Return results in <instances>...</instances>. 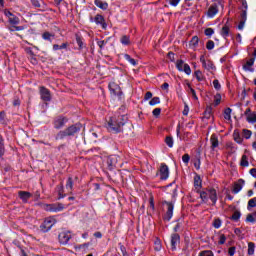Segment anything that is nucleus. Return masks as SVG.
Masks as SVG:
<instances>
[{"instance_id":"nucleus-1","label":"nucleus","mask_w":256,"mask_h":256,"mask_svg":"<svg viewBox=\"0 0 256 256\" xmlns=\"http://www.w3.org/2000/svg\"><path fill=\"white\" fill-rule=\"evenodd\" d=\"M129 123V117L127 115L114 116L108 120L107 129L111 133H121L123 127Z\"/></svg>"},{"instance_id":"nucleus-2","label":"nucleus","mask_w":256,"mask_h":256,"mask_svg":"<svg viewBox=\"0 0 256 256\" xmlns=\"http://www.w3.org/2000/svg\"><path fill=\"white\" fill-rule=\"evenodd\" d=\"M80 128L77 125H72L65 130L59 131L55 137L56 141H61L65 137H73L75 134L79 133Z\"/></svg>"},{"instance_id":"nucleus-3","label":"nucleus","mask_w":256,"mask_h":256,"mask_svg":"<svg viewBox=\"0 0 256 256\" xmlns=\"http://www.w3.org/2000/svg\"><path fill=\"white\" fill-rule=\"evenodd\" d=\"M57 223V220L53 217H48L44 220V222L41 224L40 229L43 231V233H47V231H50V229Z\"/></svg>"},{"instance_id":"nucleus-4","label":"nucleus","mask_w":256,"mask_h":256,"mask_svg":"<svg viewBox=\"0 0 256 256\" xmlns=\"http://www.w3.org/2000/svg\"><path fill=\"white\" fill-rule=\"evenodd\" d=\"M44 209L45 211H50L51 213H59V211H63V209H65V206L61 203L45 204Z\"/></svg>"},{"instance_id":"nucleus-5","label":"nucleus","mask_w":256,"mask_h":256,"mask_svg":"<svg viewBox=\"0 0 256 256\" xmlns=\"http://www.w3.org/2000/svg\"><path fill=\"white\" fill-rule=\"evenodd\" d=\"M219 5L223 9V2L219 1L218 4H213L209 7L207 16L210 17L211 19H213V17H215V15H217V13H219Z\"/></svg>"},{"instance_id":"nucleus-6","label":"nucleus","mask_w":256,"mask_h":256,"mask_svg":"<svg viewBox=\"0 0 256 256\" xmlns=\"http://www.w3.org/2000/svg\"><path fill=\"white\" fill-rule=\"evenodd\" d=\"M176 67L178 71H184L186 75H191V67L189 66V64H186L183 60H178L176 62Z\"/></svg>"},{"instance_id":"nucleus-7","label":"nucleus","mask_w":256,"mask_h":256,"mask_svg":"<svg viewBox=\"0 0 256 256\" xmlns=\"http://www.w3.org/2000/svg\"><path fill=\"white\" fill-rule=\"evenodd\" d=\"M163 204L166 205V207H167V211H166V214L164 216V219L166 221H171V219L173 218L174 205H173V203L167 202V201H164Z\"/></svg>"},{"instance_id":"nucleus-8","label":"nucleus","mask_w":256,"mask_h":256,"mask_svg":"<svg viewBox=\"0 0 256 256\" xmlns=\"http://www.w3.org/2000/svg\"><path fill=\"white\" fill-rule=\"evenodd\" d=\"M71 237H72L71 232L63 231L59 234L58 239L61 245H67Z\"/></svg>"},{"instance_id":"nucleus-9","label":"nucleus","mask_w":256,"mask_h":256,"mask_svg":"<svg viewBox=\"0 0 256 256\" xmlns=\"http://www.w3.org/2000/svg\"><path fill=\"white\" fill-rule=\"evenodd\" d=\"M200 63H202V67L207 69V71H215V64L211 60H205V56L200 57Z\"/></svg>"},{"instance_id":"nucleus-10","label":"nucleus","mask_w":256,"mask_h":256,"mask_svg":"<svg viewBox=\"0 0 256 256\" xmlns=\"http://www.w3.org/2000/svg\"><path fill=\"white\" fill-rule=\"evenodd\" d=\"M40 96L42 101H51V92L45 87H40Z\"/></svg>"},{"instance_id":"nucleus-11","label":"nucleus","mask_w":256,"mask_h":256,"mask_svg":"<svg viewBox=\"0 0 256 256\" xmlns=\"http://www.w3.org/2000/svg\"><path fill=\"white\" fill-rule=\"evenodd\" d=\"M65 123H67V118L59 116L54 120V128L62 129V127H65Z\"/></svg>"},{"instance_id":"nucleus-12","label":"nucleus","mask_w":256,"mask_h":256,"mask_svg":"<svg viewBox=\"0 0 256 256\" xmlns=\"http://www.w3.org/2000/svg\"><path fill=\"white\" fill-rule=\"evenodd\" d=\"M159 173H160V179H168L169 178V167L165 164H162L160 166V170H159Z\"/></svg>"},{"instance_id":"nucleus-13","label":"nucleus","mask_w":256,"mask_h":256,"mask_svg":"<svg viewBox=\"0 0 256 256\" xmlns=\"http://www.w3.org/2000/svg\"><path fill=\"white\" fill-rule=\"evenodd\" d=\"M18 196L20 197L22 203H27V201H29V199H31V197H33V194H31V192H27V191H19Z\"/></svg>"},{"instance_id":"nucleus-14","label":"nucleus","mask_w":256,"mask_h":256,"mask_svg":"<svg viewBox=\"0 0 256 256\" xmlns=\"http://www.w3.org/2000/svg\"><path fill=\"white\" fill-rule=\"evenodd\" d=\"M180 237L179 234L171 235V249L175 251L177 249V245H179Z\"/></svg>"},{"instance_id":"nucleus-15","label":"nucleus","mask_w":256,"mask_h":256,"mask_svg":"<svg viewBox=\"0 0 256 256\" xmlns=\"http://www.w3.org/2000/svg\"><path fill=\"white\" fill-rule=\"evenodd\" d=\"M206 193H208L209 199L212 201L213 205L217 203V191L213 188H210L206 190Z\"/></svg>"},{"instance_id":"nucleus-16","label":"nucleus","mask_w":256,"mask_h":256,"mask_svg":"<svg viewBox=\"0 0 256 256\" xmlns=\"http://www.w3.org/2000/svg\"><path fill=\"white\" fill-rule=\"evenodd\" d=\"M109 89L113 95H119L121 93V87H119L115 82H111L109 84Z\"/></svg>"},{"instance_id":"nucleus-17","label":"nucleus","mask_w":256,"mask_h":256,"mask_svg":"<svg viewBox=\"0 0 256 256\" xmlns=\"http://www.w3.org/2000/svg\"><path fill=\"white\" fill-rule=\"evenodd\" d=\"M210 143H211V149L212 151H215L217 147H219V139L217 138V135L212 134L210 137Z\"/></svg>"},{"instance_id":"nucleus-18","label":"nucleus","mask_w":256,"mask_h":256,"mask_svg":"<svg viewBox=\"0 0 256 256\" xmlns=\"http://www.w3.org/2000/svg\"><path fill=\"white\" fill-rule=\"evenodd\" d=\"M243 185H245V181L243 179L238 180L237 183L234 184L233 193L237 194L241 189H243Z\"/></svg>"},{"instance_id":"nucleus-19","label":"nucleus","mask_w":256,"mask_h":256,"mask_svg":"<svg viewBox=\"0 0 256 256\" xmlns=\"http://www.w3.org/2000/svg\"><path fill=\"white\" fill-rule=\"evenodd\" d=\"M255 64V58H251L249 59L244 65H243V69L245 71H251L253 72V65Z\"/></svg>"},{"instance_id":"nucleus-20","label":"nucleus","mask_w":256,"mask_h":256,"mask_svg":"<svg viewBox=\"0 0 256 256\" xmlns=\"http://www.w3.org/2000/svg\"><path fill=\"white\" fill-rule=\"evenodd\" d=\"M249 166V156L247 154H243L240 159V167H248Z\"/></svg>"},{"instance_id":"nucleus-21","label":"nucleus","mask_w":256,"mask_h":256,"mask_svg":"<svg viewBox=\"0 0 256 256\" xmlns=\"http://www.w3.org/2000/svg\"><path fill=\"white\" fill-rule=\"evenodd\" d=\"M94 3L96 7H99V9H102L103 11L107 10V7H109V4H107V2H103L101 0H95Z\"/></svg>"},{"instance_id":"nucleus-22","label":"nucleus","mask_w":256,"mask_h":256,"mask_svg":"<svg viewBox=\"0 0 256 256\" xmlns=\"http://www.w3.org/2000/svg\"><path fill=\"white\" fill-rule=\"evenodd\" d=\"M66 189L69 193H73V178L69 177L66 182Z\"/></svg>"},{"instance_id":"nucleus-23","label":"nucleus","mask_w":256,"mask_h":256,"mask_svg":"<svg viewBox=\"0 0 256 256\" xmlns=\"http://www.w3.org/2000/svg\"><path fill=\"white\" fill-rule=\"evenodd\" d=\"M246 120L248 123H256V112H250V114H248L246 117Z\"/></svg>"},{"instance_id":"nucleus-24","label":"nucleus","mask_w":256,"mask_h":256,"mask_svg":"<svg viewBox=\"0 0 256 256\" xmlns=\"http://www.w3.org/2000/svg\"><path fill=\"white\" fill-rule=\"evenodd\" d=\"M95 23H97V25H103V27H105V18H103L101 15H96Z\"/></svg>"},{"instance_id":"nucleus-25","label":"nucleus","mask_w":256,"mask_h":256,"mask_svg":"<svg viewBox=\"0 0 256 256\" xmlns=\"http://www.w3.org/2000/svg\"><path fill=\"white\" fill-rule=\"evenodd\" d=\"M248 255H255V243H248Z\"/></svg>"},{"instance_id":"nucleus-26","label":"nucleus","mask_w":256,"mask_h":256,"mask_svg":"<svg viewBox=\"0 0 256 256\" xmlns=\"http://www.w3.org/2000/svg\"><path fill=\"white\" fill-rule=\"evenodd\" d=\"M253 207H256V197H254L248 201V205H247L248 211H251V209H253Z\"/></svg>"},{"instance_id":"nucleus-27","label":"nucleus","mask_w":256,"mask_h":256,"mask_svg":"<svg viewBox=\"0 0 256 256\" xmlns=\"http://www.w3.org/2000/svg\"><path fill=\"white\" fill-rule=\"evenodd\" d=\"M120 42L122 43V45H131V40L127 35L122 36Z\"/></svg>"},{"instance_id":"nucleus-28","label":"nucleus","mask_w":256,"mask_h":256,"mask_svg":"<svg viewBox=\"0 0 256 256\" xmlns=\"http://www.w3.org/2000/svg\"><path fill=\"white\" fill-rule=\"evenodd\" d=\"M231 108H226L224 110V119H226V121H231Z\"/></svg>"},{"instance_id":"nucleus-29","label":"nucleus","mask_w":256,"mask_h":256,"mask_svg":"<svg viewBox=\"0 0 256 256\" xmlns=\"http://www.w3.org/2000/svg\"><path fill=\"white\" fill-rule=\"evenodd\" d=\"M242 135L244 139H251V135H253V132H251V130L243 129Z\"/></svg>"},{"instance_id":"nucleus-30","label":"nucleus","mask_w":256,"mask_h":256,"mask_svg":"<svg viewBox=\"0 0 256 256\" xmlns=\"http://www.w3.org/2000/svg\"><path fill=\"white\" fill-rule=\"evenodd\" d=\"M221 35L224 38L229 37V26L225 25L221 30Z\"/></svg>"},{"instance_id":"nucleus-31","label":"nucleus","mask_w":256,"mask_h":256,"mask_svg":"<svg viewBox=\"0 0 256 256\" xmlns=\"http://www.w3.org/2000/svg\"><path fill=\"white\" fill-rule=\"evenodd\" d=\"M199 45V37L193 36L190 41V47H197Z\"/></svg>"},{"instance_id":"nucleus-32","label":"nucleus","mask_w":256,"mask_h":256,"mask_svg":"<svg viewBox=\"0 0 256 256\" xmlns=\"http://www.w3.org/2000/svg\"><path fill=\"white\" fill-rule=\"evenodd\" d=\"M124 58L126 59V61H128V63H130L134 67H135V65H137V61H135V59L131 58V56L129 54H125Z\"/></svg>"},{"instance_id":"nucleus-33","label":"nucleus","mask_w":256,"mask_h":256,"mask_svg":"<svg viewBox=\"0 0 256 256\" xmlns=\"http://www.w3.org/2000/svg\"><path fill=\"white\" fill-rule=\"evenodd\" d=\"M187 87H188V90H189V92L191 93L193 99H195V100L197 101L198 98H197V93L195 92V89H193V88L191 87V84H190V83H187Z\"/></svg>"},{"instance_id":"nucleus-34","label":"nucleus","mask_w":256,"mask_h":256,"mask_svg":"<svg viewBox=\"0 0 256 256\" xmlns=\"http://www.w3.org/2000/svg\"><path fill=\"white\" fill-rule=\"evenodd\" d=\"M233 137L236 143H239V144L243 143V138H241L238 132H234Z\"/></svg>"},{"instance_id":"nucleus-35","label":"nucleus","mask_w":256,"mask_h":256,"mask_svg":"<svg viewBox=\"0 0 256 256\" xmlns=\"http://www.w3.org/2000/svg\"><path fill=\"white\" fill-rule=\"evenodd\" d=\"M200 198L202 199V201H203L204 203H207V201H208V199H209L207 190L200 193Z\"/></svg>"},{"instance_id":"nucleus-36","label":"nucleus","mask_w":256,"mask_h":256,"mask_svg":"<svg viewBox=\"0 0 256 256\" xmlns=\"http://www.w3.org/2000/svg\"><path fill=\"white\" fill-rule=\"evenodd\" d=\"M159 103H161V99H159V97H154L149 102V105L155 106V105H159Z\"/></svg>"},{"instance_id":"nucleus-37","label":"nucleus","mask_w":256,"mask_h":256,"mask_svg":"<svg viewBox=\"0 0 256 256\" xmlns=\"http://www.w3.org/2000/svg\"><path fill=\"white\" fill-rule=\"evenodd\" d=\"M194 75L197 81H203V72H201V70H196Z\"/></svg>"},{"instance_id":"nucleus-38","label":"nucleus","mask_w":256,"mask_h":256,"mask_svg":"<svg viewBox=\"0 0 256 256\" xmlns=\"http://www.w3.org/2000/svg\"><path fill=\"white\" fill-rule=\"evenodd\" d=\"M231 219H232L233 221H237L238 219H241V212L235 211V212L233 213V215L231 216Z\"/></svg>"},{"instance_id":"nucleus-39","label":"nucleus","mask_w":256,"mask_h":256,"mask_svg":"<svg viewBox=\"0 0 256 256\" xmlns=\"http://www.w3.org/2000/svg\"><path fill=\"white\" fill-rule=\"evenodd\" d=\"M198 256H215V255L210 250H204V251L200 252Z\"/></svg>"},{"instance_id":"nucleus-40","label":"nucleus","mask_w":256,"mask_h":256,"mask_svg":"<svg viewBox=\"0 0 256 256\" xmlns=\"http://www.w3.org/2000/svg\"><path fill=\"white\" fill-rule=\"evenodd\" d=\"M194 187H201V177L195 176L194 177Z\"/></svg>"},{"instance_id":"nucleus-41","label":"nucleus","mask_w":256,"mask_h":256,"mask_svg":"<svg viewBox=\"0 0 256 256\" xmlns=\"http://www.w3.org/2000/svg\"><path fill=\"white\" fill-rule=\"evenodd\" d=\"M63 191H64V187H63V184H61L60 186H58L59 199H63V197H65V195L63 194Z\"/></svg>"},{"instance_id":"nucleus-42","label":"nucleus","mask_w":256,"mask_h":256,"mask_svg":"<svg viewBox=\"0 0 256 256\" xmlns=\"http://www.w3.org/2000/svg\"><path fill=\"white\" fill-rule=\"evenodd\" d=\"M9 22L12 24V25H19V18L18 17H15V16H12L9 18Z\"/></svg>"},{"instance_id":"nucleus-43","label":"nucleus","mask_w":256,"mask_h":256,"mask_svg":"<svg viewBox=\"0 0 256 256\" xmlns=\"http://www.w3.org/2000/svg\"><path fill=\"white\" fill-rule=\"evenodd\" d=\"M215 48V42H213V40H209L206 44V49H208L209 51H211V49Z\"/></svg>"},{"instance_id":"nucleus-44","label":"nucleus","mask_w":256,"mask_h":256,"mask_svg":"<svg viewBox=\"0 0 256 256\" xmlns=\"http://www.w3.org/2000/svg\"><path fill=\"white\" fill-rule=\"evenodd\" d=\"M190 160H191V156H189V154H184L182 156V161L183 163H185V165H188Z\"/></svg>"},{"instance_id":"nucleus-45","label":"nucleus","mask_w":256,"mask_h":256,"mask_svg":"<svg viewBox=\"0 0 256 256\" xmlns=\"http://www.w3.org/2000/svg\"><path fill=\"white\" fill-rule=\"evenodd\" d=\"M165 143H166V145H168L169 147H173V137H171V136L166 137Z\"/></svg>"},{"instance_id":"nucleus-46","label":"nucleus","mask_w":256,"mask_h":256,"mask_svg":"<svg viewBox=\"0 0 256 256\" xmlns=\"http://www.w3.org/2000/svg\"><path fill=\"white\" fill-rule=\"evenodd\" d=\"M154 249L155 251H161V240H156L154 242Z\"/></svg>"},{"instance_id":"nucleus-47","label":"nucleus","mask_w":256,"mask_h":256,"mask_svg":"<svg viewBox=\"0 0 256 256\" xmlns=\"http://www.w3.org/2000/svg\"><path fill=\"white\" fill-rule=\"evenodd\" d=\"M221 103V95L220 94H217L215 97H214V105L215 107H217V105H219Z\"/></svg>"},{"instance_id":"nucleus-48","label":"nucleus","mask_w":256,"mask_h":256,"mask_svg":"<svg viewBox=\"0 0 256 256\" xmlns=\"http://www.w3.org/2000/svg\"><path fill=\"white\" fill-rule=\"evenodd\" d=\"M43 39H45L46 41H51V38L53 37V34L49 33V32H45L42 35Z\"/></svg>"},{"instance_id":"nucleus-49","label":"nucleus","mask_w":256,"mask_h":256,"mask_svg":"<svg viewBox=\"0 0 256 256\" xmlns=\"http://www.w3.org/2000/svg\"><path fill=\"white\" fill-rule=\"evenodd\" d=\"M115 159H116L115 157L108 158L107 163L108 165H110V167H115V164H116Z\"/></svg>"},{"instance_id":"nucleus-50","label":"nucleus","mask_w":256,"mask_h":256,"mask_svg":"<svg viewBox=\"0 0 256 256\" xmlns=\"http://www.w3.org/2000/svg\"><path fill=\"white\" fill-rule=\"evenodd\" d=\"M97 45L100 49H103L107 45V40H97Z\"/></svg>"},{"instance_id":"nucleus-51","label":"nucleus","mask_w":256,"mask_h":256,"mask_svg":"<svg viewBox=\"0 0 256 256\" xmlns=\"http://www.w3.org/2000/svg\"><path fill=\"white\" fill-rule=\"evenodd\" d=\"M213 33H215V31L213 30V28H207V29L205 30V35H206L207 37H211V35H213Z\"/></svg>"},{"instance_id":"nucleus-52","label":"nucleus","mask_w":256,"mask_h":256,"mask_svg":"<svg viewBox=\"0 0 256 256\" xmlns=\"http://www.w3.org/2000/svg\"><path fill=\"white\" fill-rule=\"evenodd\" d=\"M213 226L215 227V229H219V227H221V220L215 219L213 222Z\"/></svg>"},{"instance_id":"nucleus-53","label":"nucleus","mask_w":256,"mask_h":256,"mask_svg":"<svg viewBox=\"0 0 256 256\" xmlns=\"http://www.w3.org/2000/svg\"><path fill=\"white\" fill-rule=\"evenodd\" d=\"M152 113L154 117H159L161 115V108H155Z\"/></svg>"},{"instance_id":"nucleus-54","label":"nucleus","mask_w":256,"mask_h":256,"mask_svg":"<svg viewBox=\"0 0 256 256\" xmlns=\"http://www.w3.org/2000/svg\"><path fill=\"white\" fill-rule=\"evenodd\" d=\"M76 43L80 49H83V40H81V37L76 38Z\"/></svg>"},{"instance_id":"nucleus-55","label":"nucleus","mask_w":256,"mask_h":256,"mask_svg":"<svg viewBox=\"0 0 256 256\" xmlns=\"http://www.w3.org/2000/svg\"><path fill=\"white\" fill-rule=\"evenodd\" d=\"M25 28L23 26H13L11 31H23Z\"/></svg>"},{"instance_id":"nucleus-56","label":"nucleus","mask_w":256,"mask_h":256,"mask_svg":"<svg viewBox=\"0 0 256 256\" xmlns=\"http://www.w3.org/2000/svg\"><path fill=\"white\" fill-rule=\"evenodd\" d=\"M225 241H227V238L222 234L219 239V245L225 244Z\"/></svg>"},{"instance_id":"nucleus-57","label":"nucleus","mask_w":256,"mask_h":256,"mask_svg":"<svg viewBox=\"0 0 256 256\" xmlns=\"http://www.w3.org/2000/svg\"><path fill=\"white\" fill-rule=\"evenodd\" d=\"M244 27H245V20H241L238 25L239 31H243Z\"/></svg>"},{"instance_id":"nucleus-58","label":"nucleus","mask_w":256,"mask_h":256,"mask_svg":"<svg viewBox=\"0 0 256 256\" xmlns=\"http://www.w3.org/2000/svg\"><path fill=\"white\" fill-rule=\"evenodd\" d=\"M214 88L217 90L221 89V84H219V80H214L213 81Z\"/></svg>"},{"instance_id":"nucleus-59","label":"nucleus","mask_w":256,"mask_h":256,"mask_svg":"<svg viewBox=\"0 0 256 256\" xmlns=\"http://www.w3.org/2000/svg\"><path fill=\"white\" fill-rule=\"evenodd\" d=\"M153 97V93L151 92H146L145 96H144V99L146 101H149V99H151Z\"/></svg>"},{"instance_id":"nucleus-60","label":"nucleus","mask_w":256,"mask_h":256,"mask_svg":"<svg viewBox=\"0 0 256 256\" xmlns=\"http://www.w3.org/2000/svg\"><path fill=\"white\" fill-rule=\"evenodd\" d=\"M228 255L233 256L235 255V247H230L228 250Z\"/></svg>"},{"instance_id":"nucleus-61","label":"nucleus","mask_w":256,"mask_h":256,"mask_svg":"<svg viewBox=\"0 0 256 256\" xmlns=\"http://www.w3.org/2000/svg\"><path fill=\"white\" fill-rule=\"evenodd\" d=\"M0 123H5V112H0Z\"/></svg>"},{"instance_id":"nucleus-62","label":"nucleus","mask_w":256,"mask_h":256,"mask_svg":"<svg viewBox=\"0 0 256 256\" xmlns=\"http://www.w3.org/2000/svg\"><path fill=\"white\" fill-rule=\"evenodd\" d=\"M205 117L206 119H209L211 117V108H208L206 111H205Z\"/></svg>"},{"instance_id":"nucleus-63","label":"nucleus","mask_w":256,"mask_h":256,"mask_svg":"<svg viewBox=\"0 0 256 256\" xmlns=\"http://www.w3.org/2000/svg\"><path fill=\"white\" fill-rule=\"evenodd\" d=\"M32 5H34L35 7H41L39 0H32Z\"/></svg>"},{"instance_id":"nucleus-64","label":"nucleus","mask_w":256,"mask_h":256,"mask_svg":"<svg viewBox=\"0 0 256 256\" xmlns=\"http://www.w3.org/2000/svg\"><path fill=\"white\" fill-rule=\"evenodd\" d=\"M249 173L252 175V177H256V168L250 169Z\"/></svg>"}]
</instances>
